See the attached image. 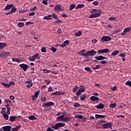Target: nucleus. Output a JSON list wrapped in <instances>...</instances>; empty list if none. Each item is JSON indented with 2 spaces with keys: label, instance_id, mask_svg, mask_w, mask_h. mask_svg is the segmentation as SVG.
Listing matches in <instances>:
<instances>
[{
  "label": "nucleus",
  "instance_id": "nucleus-1",
  "mask_svg": "<svg viewBox=\"0 0 131 131\" xmlns=\"http://www.w3.org/2000/svg\"><path fill=\"white\" fill-rule=\"evenodd\" d=\"M90 13L92 14L89 16V18H98V17H100L101 16V10H97L96 9H93L92 10L90 11Z\"/></svg>",
  "mask_w": 131,
  "mask_h": 131
},
{
  "label": "nucleus",
  "instance_id": "nucleus-2",
  "mask_svg": "<svg viewBox=\"0 0 131 131\" xmlns=\"http://www.w3.org/2000/svg\"><path fill=\"white\" fill-rule=\"evenodd\" d=\"M96 54L97 52L95 51L94 50H92L87 52L86 53H84V54H82V55L84 57H88L89 56H90L91 57H93V56H96Z\"/></svg>",
  "mask_w": 131,
  "mask_h": 131
},
{
  "label": "nucleus",
  "instance_id": "nucleus-3",
  "mask_svg": "<svg viewBox=\"0 0 131 131\" xmlns=\"http://www.w3.org/2000/svg\"><path fill=\"white\" fill-rule=\"evenodd\" d=\"M65 125H66L65 123L60 122L55 124V126H51V127L55 130H57V129H60V127H63V126H65Z\"/></svg>",
  "mask_w": 131,
  "mask_h": 131
},
{
  "label": "nucleus",
  "instance_id": "nucleus-4",
  "mask_svg": "<svg viewBox=\"0 0 131 131\" xmlns=\"http://www.w3.org/2000/svg\"><path fill=\"white\" fill-rule=\"evenodd\" d=\"M36 59H37V60H38L39 59H40V57L39 56V54L38 53H36L34 55L29 57V60L31 62H33V61H35Z\"/></svg>",
  "mask_w": 131,
  "mask_h": 131
},
{
  "label": "nucleus",
  "instance_id": "nucleus-5",
  "mask_svg": "<svg viewBox=\"0 0 131 131\" xmlns=\"http://www.w3.org/2000/svg\"><path fill=\"white\" fill-rule=\"evenodd\" d=\"M80 87L81 88L80 89L78 90V91L76 93V95L78 97H79V96L81 95V93H84V92H85V88H83V85H80Z\"/></svg>",
  "mask_w": 131,
  "mask_h": 131
},
{
  "label": "nucleus",
  "instance_id": "nucleus-6",
  "mask_svg": "<svg viewBox=\"0 0 131 131\" xmlns=\"http://www.w3.org/2000/svg\"><path fill=\"white\" fill-rule=\"evenodd\" d=\"M111 40H112V38L108 36H103L101 38V41H105L107 42V41H111Z\"/></svg>",
  "mask_w": 131,
  "mask_h": 131
},
{
  "label": "nucleus",
  "instance_id": "nucleus-7",
  "mask_svg": "<svg viewBox=\"0 0 131 131\" xmlns=\"http://www.w3.org/2000/svg\"><path fill=\"white\" fill-rule=\"evenodd\" d=\"M11 53L8 52L2 51L0 53V57L1 58H7L9 55H10Z\"/></svg>",
  "mask_w": 131,
  "mask_h": 131
},
{
  "label": "nucleus",
  "instance_id": "nucleus-8",
  "mask_svg": "<svg viewBox=\"0 0 131 131\" xmlns=\"http://www.w3.org/2000/svg\"><path fill=\"white\" fill-rule=\"evenodd\" d=\"M18 118H21V116H10L9 118V121L13 122V121H16V119Z\"/></svg>",
  "mask_w": 131,
  "mask_h": 131
},
{
  "label": "nucleus",
  "instance_id": "nucleus-9",
  "mask_svg": "<svg viewBox=\"0 0 131 131\" xmlns=\"http://www.w3.org/2000/svg\"><path fill=\"white\" fill-rule=\"evenodd\" d=\"M70 45V42H69V40H65L62 44L59 45L60 47L63 49V48H65V47H67L68 46H69Z\"/></svg>",
  "mask_w": 131,
  "mask_h": 131
},
{
  "label": "nucleus",
  "instance_id": "nucleus-10",
  "mask_svg": "<svg viewBox=\"0 0 131 131\" xmlns=\"http://www.w3.org/2000/svg\"><path fill=\"white\" fill-rule=\"evenodd\" d=\"M103 128H111L112 129V124L111 123H108L102 125Z\"/></svg>",
  "mask_w": 131,
  "mask_h": 131
},
{
  "label": "nucleus",
  "instance_id": "nucleus-11",
  "mask_svg": "<svg viewBox=\"0 0 131 131\" xmlns=\"http://www.w3.org/2000/svg\"><path fill=\"white\" fill-rule=\"evenodd\" d=\"M54 104L53 102H47L43 104L42 107H52V106H54Z\"/></svg>",
  "mask_w": 131,
  "mask_h": 131
},
{
  "label": "nucleus",
  "instance_id": "nucleus-12",
  "mask_svg": "<svg viewBox=\"0 0 131 131\" xmlns=\"http://www.w3.org/2000/svg\"><path fill=\"white\" fill-rule=\"evenodd\" d=\"M19 67H20V68H23L24 71H27L28 68H29L28 65L24 63L19 64Z\"/></svg>",
  "mask_w": 131,
  "mask_h": 131
},
{
  "label": "nucleus",
  "instance_id": "nucleus-13",
  "mask_svg": "<svg viewBox=\"0 0 131 131\" xmlns=\"http://www.w3.org/2000/svg\"><path fill=\"white\" fill-rule=\"evenodd\" d=\"M99 54H106L107 53H109V49H105L103 50H100L98 51Z\"/></svg>",
  "mask_w": 131,
  "mask_h": 131
},
{
  "label": "nucleus",
  "instance_id": "nucleus-14",
  "mask_svg": "<svg viewBox=\"0 0 131 131\" xmlns=\"http://www.w3.org/2000/svg\"><path fill=\"white\" fill-rule=\"evenodd\" d=\"M61 95H65V92H61L60 91H56L52 93L53 96H60Z\"/></svg>",
  "mask_w": 131,
  "mask_h": 131
},
{
  "label": "nucleus",
  "instance_id": "nucleus-15",
  "mask_svg": "<svg viewBox=\"0 0 131 131\" xmlns=\"http://www.w3.org/2000/svg\"><path fill=\"white\" fill-rule=\"evenodd\" d=\"M130 31V29L129 28H126L124 29L123 32L121 33V35H125L126 32H129Z\"/></svg>",
  "mask_w": 131,
  "mask_h": 131
},
{
  "label": "nucleus",
  "instance_id": "nucleus-16",
  "mask_svg": "<svg viewBox=\"0 0 131 131\" xmlns=\"http://www.w3.org/2000/svg\"><path fill=\"white\" fill-rule=\"evenodd\" d=\"M11 128H12L11 126H5L2 127V129H3L4 131H11Z\"/></svg>",
  "mask_w": 131,
  "mask_h": 131
},
{
  "label": "nucleus",
  "instance_id": "nucleus-17",
  "mask_svg": "<svg viewBox=\"0 0 131 131\" xmlns=\"http://www.w3.org/2000/svg\"><path fill=\"white\" fill-rule=\"evenodd\" d=\"M55 12H60V11H62V8L60 5H56L54 8Z\"/></svg>",
  "mask_w": 131,
  "mask_h": 131
},
{
  "label": "nucleus",
  "instance_id": "nucleus-18",
  "mask_svg": "<svg viewBox=\"0 0 131 131\" xmlns=\"http://www.w3.org/2000/svg\"><path fill=\"white\" fill-rule=\"evenodd\" d=\"M64 117H65V116L64 115H62L61 116H58L57 119V121H64Z\"/></svg>",
  "mask_w": 131,
  "mask_h": 131
},
{
  "label": "nucleus",
  "instance_id": "nucleus-19",
  "mask_svg": "<svg viewBox=\"0 0 131 131\" xmlns=\"http://www.w3.org/2000/svg\"><path fill=\"white\" fill-rule=\"evenodd\" d=\"M95 59L96 60H98V61H101V60H105V59H107V58H106L102 55H100L98 56H96Z\"/></svg>",
  "mask_w": 131,
  "mask_h": 131
},
{
  "label": "nucleus",
  "instance_id": "nucleus-20",
  "mask_svg": "<svg viewBox=\"0 0 131 131\" xmlns=\"http://www.w3.org/2000/svg\"><path fill=\"white\" fill-rule=\"evenodd\" d=\"M90 99L92 102H95V101H99L100 100V98L99 97H97L96 96H91L90 98Z\"/></svg>",
  "mask_w": 131,
  "mask_h": 131
},
{
  "label": "nucleus",
  "instance_id": "nucleus-21",
  "mask_svg": "<svg viewBox=\"0 0 131 131\" xmlns=\"http://www.w3.org/2000/svg\"><path fill=\"white\" fill-rule=\"evenodd\" d=\"M13 4H7L5 8L4 9V11L7 10H11V9H12V8L13 7Z\"/></svg>",
  "mask_w": 131,
  "mask_h": 131
},
{
  "label": "nucleus",
  "instance_id": "nucleus-22",
  "mask_svg": "<svg viewBox=\"0 0 131 131\" xmlns=\"http://www.w3.org/2000/svg\"><path fill=\"white\" fill-rule=\"evenodd\" d=\"M32 80H30L29 81H26V83H28V85H27V88H28V89H29L30 88H31V86H32Z\"/></svg>",
  "mask_w": 131,
  "mask_h": 131
},
{
  "label": "nucleus",
  "instance_id": "nucleus-23",
  "mask_svg": "<svg viewBox=\"0 0 131 131\" xmlns=\"http://www.w3.org/2000/svg\"><path fill=\"white\" fill-rule=\"evenodd\" d=\"M8 47V43L4 42H0V50H3L4 48Z\"/></svg>",
  "mask_w": 131,
  "mask_h": 131
},
{
  "label": "nucleus",
  "instance_id": "nucleus-24",
  "mask_svg": "<svg viewBox=\"0 0 131 131\" xmlns=\"http://www.w3.org/2000/svg\"><path fill=\"white\" fill-rule=\"evenodd\" d=\"M104 106H105L103 103H99L98 105L96 106L97 109H104Z\"/></svg>",
  "mask_w": 131,
  "mask_h": 131
},
{
  "label": "nucleus",
  "instance_id": "nucleus-25",
  "mask_svg": "<svg viewBox=\"0 0 131 131\" xmlns=\"http://www.w3.org/2000/svg\"><path fill=\"white\" fill-rule=\"evenodd\" d=\"M13 62H16L17 63H20V62H22V60L21 59L18 58H12Z\"/></svg>",
  "mask_w": 131,
  "mask_h": 131
},
{
  "label": "nucleus",
  "instance_id": "nucleus-26",
  "mask_svg": "<svg viewBox=\"0 0 131 131\" xmlns=\"http://www.w3.org/2000/svg\"><path fill=\"white\" fill-rule=\"evenodd\" d=\"M51 17H52L51 15H48L44 16L43 19H44V20H52V18Z\"/></svg>",
  "mask_w": 131,
  "mask_h": 131
},
{
  "label": "nucleus",
  "instance_id": "nucleus-27",
  "mask_svg": "<svg viewBox=\"0 0 131 131\" xmlns=\"http://www.w3.org/2000/svg\"><path fill=\"white\" fill-rule=\"evenodd\" d=\"M82 34V32L78 31V32H76L74 34L75 36H80Z\"/></svg>",
  "mask_w": 131,
  "mask_h": 131
},
{
  "label": "nucleus",
  "instance_id": "nucleus-28",
  "mask_svg": "<svg viewBox=\"0 0 131 131\" xmlns=\"http://www.w3.org/2000/svg\"><path fill=\"white\" fill-rule=\"evenodd\" d=\"M84 7V5L82 4H78L76 7V10H77L78 9H82Z\"/></svg>",
  "mask_w": 131,
  "mask_h": 131
},
{
  "label": "nucleus",
  "instance_id": "nucleus-29",
  "mask_svg": "<svg viewBox=\"0 0 131 131\" xmlns=\"http://www.w3.org/2000/svg\"><path fill=\"white\" fill-rule=\"evenodd\" d=\"M85 99H86V95H85V94H82L80 96V100L81 101H84V100H85Z\"/></svg>",
  "mask_w": 131,
  "mask_h": 131
},
{
  "label": "nucleus",
  "instance_id": "nucleus-30",
  "mask_svg": "<svg viewBox=\"0 0 131 131\" xmlns=\"http://www.w3.org/2000/svg\"><path fill=\"white\" fill-rule=\"evenodd\" d=\"M119 54V51L116 50L112 53L111 55L112 56H116V55H118Z\"/></svg>",
  "mask_w": 131,
  "mask_h": 131
},
{
  "label": "nucleus",
  "instance_id": "nucleus-31",
  "mask_svg": "<svg viewBox=\"0 0 131 131\" xmlns=\"http://www.w3.org/2000/svg\"><path fill=\"white\" fill-rule=\"evenodd\" d=\"M70 119H71V118L66 117L65 118H63V121H65L66 122H68V121H70Z\"/></svg>",
  "mask_w": 131,
  "mask_h": 131
},
{
  "label": "nucleus",
  "instance_id": "nucleus-32",
  "mask_svg": "<svg viewBox=\"0 0 131 131\" xmlns=\"http://www.w3.org/2000/svg\"><path fill=\"white\" fill-rule=\"evenodd\" d=\"M29 119H30V120H36V118L34 116H29Z\"/></svg>",
  "mask_w": 131,
  "mask_h": 131
},
{
  "label": "nucleus",
  "instance_id": "nucleus-33",
  "mask_svg": "<svg viewBox=\"0 0 131 131\" xmlns=\"http://www.w3.org/2000/svg\"><path fill=\"white\" fill-rule=\"evenodd\" d=\"M17 11V8H15V6L13 5L11 8V12L13 14V13H15Z\"/></svg>",
  "mask_w": 131,
  "mask_h": 131
},
{
  "label": "nucleus",
  "instance_id": "nucleus-34",
  "mask_svg": "<svg viewBox=\"0 0 131 131\" xmlns=\"http://www.w3.org/2000/svg\"><path fill=\"white\" fill-rule=\"evenodd\" d=\"M1 84L5 86V88H10L11 85L10 84L6 83H1Z\"/></svg>",
  "mask_w": 131,
  "mask_h": 131
},
{
  "label": "nucleus",
  "instance_id": "nucleus-35",
  "mask_svg": "<svg viewBox=\"0 0 131 131\" xmlns=\"http://www.w3.org/2000/svg\"><path fill=\"white\" fill-rule=\"evenodd\" d=\"M83 116L81 115H78L75 116V118H78L79 119H82Z\"/></svg>",
  "mask_w": 131,
  "mask_h": 131
},
{
  "label": "nucleus",
  "instance_id": "nucleus-36",
  "mask_svg": "<svg viewBox=\"0 0 131 131\" xmlns=\"http://www.w3.org/2000/svg\"><path fill=\"white\" fill-rule=\"evenodd\" d=\"M5 107H6V109H7V114H10V107L9 106V105H7L5 106Z\"/></svg>",
  "mask_w": 131,
  "mask_h": 131
},
{
  "label": "nucleus",
  "instance_id": "nucleus-37",
  "mask_svg": "<svg viewBox=\"0 0 131 131\" xmlns=\"http://www.w3.org/2000/svg\"><path fill=\"white\" fill-rule=\"evenodd\" d=\"M20 127H21L20 126H17L16 127L13 128L11 129V131H16V130H18V129H19V128H20Z\"/></svg>",
  "mask_w": 131,
  "mask_h": 131
},
{
  "label": "nucleus",
  "instance_id": "nucleus-38",
  "mask_svg": "<svg viewBox=\"0 0 131 131\" xmlns=\"http://www.w3.org/2000/svg\"><path fill=\"white\" fill-rule=\"evenodd\" d=\"M91 68H92V69L93 70H96L99 69L100 68V66L96 65V66H95V67H92Z\"/></svg>",
  "mask_w": 131,
  "mask_h": 131
},
{
  "label": "nucleus",
  "instance_id": "nucleus-39",
  "mask_svg": "<svg viewBox=\"0 0 131 131\" xmlns=\"http://www.w3.org/2000/svg\"><path fill=\"white\" fill-rule=\"evenodd\" d=\"M75 8V5L74 4H71L70 6L69 10L71 11V10H73Z\"/></svg>",
  "mask_w": 131,
  "mask_h": 131
},
{
  "label": "nucleus",
  "instance_id": "nucleus-40",
  "mask_svg": "<svg viewBox=\"0 0 131 131\" xmlns=\"http://www.w3.org/2000/svg\"><path fill=\"white\" fill-rule=\"evenodd\" d=\"M38 95H39V91H38L36 92H35V94H34V97L35 98H38Z\"/></svg>",
  "mask_w": 131,
  "mask_h": 131
},
{
  "label": "nucleus",
  "instance_id": "nucleus-41",
  "mask_svg": "<svg viewBox=\"0 0 131 131\" xmlns=\"http://www.w3.org/2000/svg\"><path fill=\"white\" fill-rule=\"evenodd\" d=\"M85 52V50L83 49L82 50V51L79 52V54L81 55V56H83L82 55H84Z\"/></svg>",
  "mask_w": 131,
  "mask_h": 131
},
{
  "label": "nucleus",
  "instance_id": "nucleus-42",
  "mask_svg": "<svg viewBox=\"0 0 131 131\" xmlns=\"http://www.w3.org/2000/svg\"><path fill=\"white\" fill-rule=\"evenodd\" d=\"M51 15L52 17H53V18H54V19H58V16H57L55 13H52Z\"/></svg>",
  "mask_w": 131,
  "mask_h": 131
},
{
  "label": "nucleus",
  "instance_id": "nucleus-43",
  "mask_svg": "<svg viewBox=\"0 0 131 131\" xmlns=\"http://www.w3.org/2000/svg\"><path fill=\"white\" fill-rule=\"evenodd\" d=\"M3 115H4V118H5V119H6V120H9V115H8L4 114Z\"/></svg>",
  "mask_w": 131,
  "mask_h": 131
},
{
  "label": "nucleus",
  "instance_id": "nucleus-44",
  "mask_svg": "<svg viewBox=\"0 0 131 131\" xmlns=\"http://www.w3.org/2000/svg\"><path fill=\"white\" fill-rule=\"evenodd\" d=\"M80 106V104L78 103H75L74 104V107H76V108H78V107Z\"/></svg>",
  "mask_w": 131,
  "mask_h": 131
},
{
  "label": "nucleus",
  "instance_id": "nucleus-45",
  "mask_svg": "<svg viewBox=\"0 0 131 131\" xmlns=\"http://www.w3.org/2000/svg\"><path fill=\"white\" fill-rule=\"evenodd\" d=\"M1 114H6V108L3 107L1 111Z\"/></svg>",
  "mask_w": 131,
  "mask_h": 131
},
{
  "label": "nucleus",
  "instance_id": "nucleus-46",
  "mask_svg": "<svg viewBox=\"0 0 131 131\" xmlns=\"http://www.w3.org/2000/svg\"><path fill=\"white\" fill-rule=\"evenodd\" d=\"M17 25L19 27H23V26H24V23H18Z\"/></svg>",
  "mask_w": 131,
  "mask_h": 131
},
{
  "label": "nucleus",
  "instance_id": "nucleus-47",
  "mask_svg": "<svg viewBox=\"0 0 131 131\" xmlns=\"http://www.w3.org/2000/svg\"><path fill=\"white\" fill-rule=\"evenodd\" d=\"M84 70L86 71H89V72H92V70H91V68L90 67H85V68H84Z\"/></svg>",
  "mask_w": 131,
  "mask_h": 131
},
{
  "label": "nucleus",
  "instance_id": "nucleus-48",
  "mask_svg": "<svg viewBox=\"0 0 131 131\" xmlns=\"http://www.w3.org/2000/svg\"><path fill=\"white\" fill-rule=\"evenodd\" d=\"M41 52H42V53H46L47 50L46 49V47H42L41 49Z\"/></svg>",
  "mask_w": 131,
  "mask_h": 131
},
{
  "label": "nucleus",
  "instance_id": "nucleus-49",
  "mask_svg": "<svg viewBox=\"0 0 131 131\" xmlns=\"http://www.w3.org/2000/svg\"><path fill=\"white\" fill-rule=\"evenodd\" d=\"M110 107V108H114L115 107H116V103L111 104Z\"/></svg>",
  "mask_w": 131,
  "mask_h": 131
},
{
  "label": "nucleus",
  "instance_id": "nucleus-50",
  "mask_svg": "<svg viewBox=\"0 0 131 131\" xmlns=\"http://www.w3.org/2000/svg\"><path fill=\"white\" fill-rule=\"evenodd\" d=\"M126 85H128L129 86H131V81L128 80V81L125 82Z\"/></svg>",
  "mask_w": 131,
  "mask_h": 131
},
{
  "label": "nucleus",
  "instance_id": "nucleus-51",
  "mask_svg": "<svg viewBox=\"0 0 131 131\" xmlns=\"http://www.w3.org/2000/svg\"><path fill=\"white\" fill-rule=\"evenodd\" d=\"M51 50L52 51V52H53V53H56L57 52V49L55 48L54 47H52Z\"/></svg>",
  "mask_w": 131,
  "mask_h": 131
},
{
  "label": "nucleus",
  "instance_id": "nucleus-52",
  "mask_svg": "<svg viewBox=\"0 0 131 131\" xmlns=\"http://www.w3.org/2000/svg\"><path fill=\"white\" fill-rule=\"evenodd\" d=\"M45 82H46V84L47 85H49V84H50V83H51V80H45Z\"/></svg>",
  "mask_w": 131,
  "mask_h": 131
},
{
  "label": "nucleus",
  "instance_id": "nucleus-53",
  "mask_svg": "<svg viewBox=\"0 0 131 131\" xmlns=\"http://www.w3.org/2000/svg\"><path fill=\"white\" fill-rule=\"evenodd\" d=\"M77 89H78V86H75V87L73 89V93H75V92H76V91H77Z\"/></svg>",
  "mask_w": 131,
  "mask_h": 131
},
{
  "label": "nucleus",
  "instance_id": "nucleus-54",
  "mask_svg": "<svg viewBox=\"0 0 131 131\" xmlns=\"http://www.w3.org/2000/svg\"><path fill=\"white\" fill-rule=\"evenodd\" d=\"M54 23H57V24H59V23H62V20L58 19V20H56L54 21Z\"/></svg>",
  "mask_w": 131,
  "mask_h": 131
},
{
  "label": "nucleus",
  "instance_id": "nucleus-55",
  "mask_svg": "<svg viewBox=\"0 0 131 131\" xmlns=\"http://www.w3.org/2000/svg\"><path fill=\"white\" fill-rule=\"evenodd\" d=\"M116 17H111L110 18H108V20H110V21H113V20H116Z\"/></svg>",
  "mask_w": 131,
  "mask_h": 131
},
{
  "label": "nucleus",
  "instance_id": "nucleus-56",
  "mask_svg": "<svg viewBox=\"0 0 131 131\" xmlns=\"http://www.w3.org/2000/svg\"><path fill=\"white\" fill-rule=\"evenodd\" d=\"M41 101H42V102H46L47 101V98H46V97H43L41 98Z\"/></svg>",
  "mask_w": 131,
  "mask_h": 131
},
{
  "label": "nucleus",
  "instance_id": "nucleus-57",
  "mask_svg": "<svg viewBox=\"0 0 131 131\" xmlns=\"http://www.w3.org/2000/svg\"><path fill=\"white\" fill-rule=\"evenodd\" d=\"M93 5L94 6H98V5H99V2L98 1H95L93 3Z\"/></svg>",
  "mask_w": 131,
  "mask_h": 131
},
{
  "label": "nucleus",
  "instance_id": "nucleus-58",
  "mask_svg": "<svg viewBox=\"0 0 131 131\" xmlns=\"http://www.w3.org/2000/svg\"><path fill=\"white\" fill-rule=\"evenodd\" d=\"M61 32H62V30L60 28L58 29L57 30L58 34H61Z\"/></svg>",
  "mask_w": 131,
  "mask_h": 131
},
{
  "label": "nucleus",
  "instance_id": "nucleus-59",
  "mask_svg": "<svg viewBox=\"0 0 131 131\" xmlns=\"http://www.w3.org/2000/svg\"><path fill=\"white\" fill-rule=\"evenodd\" d=\"M9 99H10L11 101H13V100H15V97L13 95H10L9 97Z\"/></svg>",
  "mask_w": 131,
  "mask_h": 131
},
{
  "label": "nucleus",
  "instance_id": "nucleus-60",
  "mask_svg": "<svg viewBox=\"0 0 131 131\" xmlns=\"http://www.w3.org/2000/svg\"><path fill=\"white\" fill-rule=\"evenodd\" d=\"M27 19L26 18H19L17 21H26Z\"/></svg>",
  "mask_w": 131,
  "mask_h": 131
},
{
  "label": "nucleus",
  "instance_id": "nucleus-61",
  "mask_svg": "<svg viewBox=\"0 0 131 131\" xmlns=\"http://www.w3.org/2000/svg\"><path fill=\"white\" fill-rule=\"evenodd\" d=\"M95 86H97V88H98V89H101V85L99 83H96L95 85Z\"/></svg>",
  "mask_w": 131,
  "mask_h": 131
},
{
  "label": "nucleus",
  "instance_id": "nucleus-62",
  "mask_svg": "<svg viewBox=\"0 0 131 131\" xmlns=\"http://www.w3.org/2000/svg\"><path fill=\"white\" fill-rule=\"evenodd\" d=\"M5 103H12V102L11 101V100H10V99H5Z\"/></svg>",
  "mask_w": 131,
  "mask_h": 131
},
{
  "label": "nucleus",
  "instance_id": "nucleus-63",
  "mask_svg": "<svg viewBox=\"0 0 131 131\" xmlns=\"http://www.w3.org/2000/svg\"><path fill=\"white\" fill-rule=\"evenodd\" d=\"M42 4H43V5H48V1L43 0L42 2Z\"/></svg>",
  "mask_w": 131,
  "mask_h": 131
},
{
  "label": "nucleus",
  "instance_id": "nucleus-64",
  "mask_svg": "<svg viewBox=\"0 0 131 131\" xmlns=\"http://www.w3.org/2000/svg\"><path fill=\"white\" fill-rule=\"evenodd\" d=\"M35 15V12H31L29 13V16H34Z\"/></svg>",
  "mask_w": 131,
  "mask_h": 131
}]
</instances>
